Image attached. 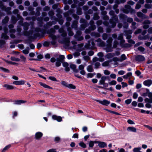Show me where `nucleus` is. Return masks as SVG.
Returning a JSON list of instances; mask_svg holds the SVG:
<instances>
[{
    "mask_svg": "<svg viewBox=\"0 0 152 152\" xmlns=\"http://www.w3.org/2000/svg\"><path fill=\"white\" fill-rule=\"evenodd\" d=\"M110 15L113 16L112 19L110 20V22L112 24V28L114 27L116 25V22L118 20L117 16L114 15V12L113 11H111L109 12Z\"/></svg>",
    "mask_w": 152,
    "mask_h": 152,
    "instance_id": "f257e3e1",
    "label": "nucleus"
},
{
    "mask_svg": "<svg viewBox=\"0 0 152 152\" xmlns=\"http://www.w3.org/2000/svg\"><path fill=\"white\" fill-rule=\"evenodd\" d=\"M112 39L110 37L108 38L107 41V45L105 48V49L107 52H109L112 51L111 43L112 42Z\"/></svg>",
    "mask_w": 152,
    "mask_h": 152,
    "instance_id": "f03ea898",
    "label": "nucleus"
},
{
    "mask_svg": "<svg viewBox=\"0 0 152 152\" xmlns=\"http://www.w3.org/2000/svg\"><path fill=\"white\" fill-rule=\"evenodd\" d=\"M118 39V40H120V45L123 47H129L130 46V45L128 44H124L125 41L123 38V34H121L119 35Z\"/></svg>",
    "mask_w": 152,
    "mask_h": 152,
    "instance_id": "7ed1b4c3",
    "label": "nucleus"
},
{
    "mask_svg": "<svg viewBox=\"0 0 152 152\" xmlns=\"http://www.w3.org/2000/svg\"><path fill=\"white\" fill-rule=\"evenodd\" d=\"M123 12L126 13H128L129 12L131 13H134L135 12V10L132 9L131 7L128 5H126L125 6V9L123 10Z\"/></svg>",
    "mask_w": 152,
    "mask_h": 152,
    "instance_id": "20e7f679",
    "label": "nucleus"
},
{
    "mask_svg": "<svg viewBox=\"0 0 152 152\" xmlns=\"http://www.w3.org/2000/svg\"><path fill=\"white\" fill-rule=\"evenodd\" d=\"M90 24L91 25V27L89 29H86L85 31V32L86 33H89L90 32L91 30H94L96 29V26L94 25V22L93 21H91L90 22Z\"/></svg>",
    "mask_w": 152,
    "mask_h": 152,
    "instance_id": "39448f33",
    "label": "nucleus"
},
{
    "mask_svg": "<svg viewBox=\"0 0 152 152\" xmlns=\"http://www.w3.org/2000/svg\"><path fill=\"white\" fill-rule=\"evenodd\" d=\"M96 101L101 104L106 106H107L110 103V102L109 101L106 99H104L102 101L99 100H96Z\"/></svg>",
    "mask_w": 152,
    "mask_h": 152,
    "instance_id": "423d86ee",
    "label": "nucleus"
},
{
    "mask_svg": "<svg viewBox=\"0 0 152 152\" xmlns=\"http://www.w3.org/2000/svg\"><path fill=\"white\" fill-rule=\"evenodd\" d=\"M94 143L98 144L99 146L101 148H103L107 146V144L103 142L95 141Z\"/></svg>",
    "mask_w": 152,
    "mask_h": 152,
    "instance_id": "0eeeda50",
    "label": "nucleus"
},
{
    "mask_svg": "<svg viewBox=\"0 0 152 152\" xmlns=\"http://www.w3.org/2000/svg\"><path fill=\"white\" fill-rule=\"evenodd\" d=\"M0 8L3 10H5L8 13H9V11L11 10V8L10 7H8L6 8V7L3 5L1 1H0Z\"/></svg>",
    "mask_w": 152,
    "mask_h": 152,
    "instance_id": "6e6552de",
    "label": "nucleus"
},
{
    "mask_svg": "<svg viewBox=\"0 0 152 152\" xmlns=\"http://www.w3.org/2000/svg\"><path fill=\"white\" fill-rule=\"evenodd\" d=\"M148 96L149 97V99L146 98L145 99V102H146L152 103V93H149Z\"/></svg>",
    "mask_w": 152,
    "mask_h": 152,
    "instance_id": "1a4fd4ad",
    "label": "nucleus"
},
{
    "mask_svg": "<svg viewBox=\"0 0 152 152\" xmlns=\"http://www.w3.org/2000/svg\"><path fill=\"white\" fill-rule=\"evenodd\" d=\"M96 42H97V45L100 47H103L104 46L105 43L102 41L100 39H97L95 41Z\"/></svg>",
    "mask_w": 152,
    "mask_h": 152,
    "instance_id": "9d476101",
    "label": "nucleus"
},
{
    "mask_svg": "<svg viewBox=\"0 0 152 152\" xmlns=\"http://www.w3.org/2000/svg\"><path fill=\"white\" fill-rule=\"evenodd\" d=\"M50 36L52 39V41L51 42V44L53 45H55L56 42L57 37L51 34H50Z\"/></svg>",
    "mask_w": 152,
    "mask_h": 152,
    "instance_id": "9b49d317",
    "label": "nucleus"
},
{
    "mask_svg": "<svg viewBox=\"0 0 152 152\" xmlns=\"http://www.w3.org/2000/svg\"><path fill=\"white\" fill-rule=\"evenodd\" d=\"M151 23V22L149 20H145L143 23L144 25L143 26V28L145 29H146L148 28V24Z\"/></svg>",
    "mask_w": 152,
    "mask_h": 152,
    "instance_id": "f8f14e48",
    "label": "nucleus"
},
{
    "mask_svg": "<svg viewBox=\"0 0 152 152\" xmlns=\"http://www.w3.org/2000/svg\"><path fill=\"white\" fill-rule=\"evenodd\" d=\"M25 81L24 80L15 81L13 82V83L15 85H20L24 84H25Z\"/></svg>",
    "mask_w": 152,
    "mask_h": 152,
    "instance_id": "ddd939ff",
    "label": "nucleus"
},
{
    "mask_svg": "<svg viewBox=\"0 0 152 152\" xmlns=\"http://www.w3.org/2000/svg\"><path fill=\"white\" fill-rule=\"evenodd\" d=\"M137 15L139 17L142 19H145L147 18V17L145 15L142 14L141 12H137Z\"/></svg>",
    "mask_w": 152,
    "mask_h": 152,
    "instance_id": "4468645a",
    "label": "nucleus"
},
{
    "mask_svg": "<svg viewBox=\"0 0 152 152\" xmlns=\"http://www.w3.org/2000/svg\"><path fill=\"white\" fill-rule=\"evenodd\" d=\"M106 78L107 77L105 76L102 77L100 80L99 81V84L101 85H104Z\"/></svg>",
    "mask_w": 152,
    "mask_h": 152,
    "instance_id": "2eb2a0df",
    "label": "nucleus"
},
{
    "mask_svg": "<svg viewBox=\"0 0 152 152\" xmlns=\"http://www.w3.org/2000/svg\"><path fill=\"white\" fill-rule=\"evenodd\" d=\"M4 33H3L2 34L1 37L4 39H7L9 37L7 36L6 34L8 32V30L7 28H5L4 29Z\"/></svg>",
    "mask_w": 152,
    "mask_h": 152,
    "instance_id": "dca6fc26",
    "label": "nucleus"
},
{
    "mask_svg": "<svg viewBox=\"0 0 152 152\" xmlns=\"http://www.w3.org/2000/svg\"><path fill=\"white\" fill-rule=\"evenodd\" d=\"M52 117L53 119L57 120L58 122H61L62 121V118L60 116L53 115Z\"/></svg>",
    "mask_w": 152,
    "mask_h": 152,
    "instance_id": "f3484780",
    "label": "nucleus"
},
{
    "mask_svg": "<svg viewBox=\"0 0 152 152\" xmlns=\"http://www.w3.org/2000/svg\"><path fill=\"white\" fill-rule=\"evenodd\" d=\"M59 31L60 33L61 34V35L63 37H65L66 36V33L64 31L62 28H60L59 30Z\"/></svg>",
    "mask_w": 152,
    "mask_h": 152,
    "instance_id": "a211bd4d",
    "label": "nucleus"
},
{
    "mask_svg": "<svg viewBox=\"0 0 152 152\" xmlns=\"http://www.w3.org/2000/svg\"><path fill=\"white\" fill-rule=\"evenodd\" d=\"M152 84V81L151 80H146L143 82V84L147 86H149Z\"/></svg>",
    "mask_w": 152,
    "mask_h": 152,
    "instance_id": "6ab92c4d",
    "label": "nucleus"
},
{
    "mask_svg": "<svg viewBox=\"0 0 152 152\" xmlns=\"http://www.w3.org/2000/svg\"><path fill=\"white\" fill-rule=\"evenodd\" d=\"M42 133L41 132H37L35 134V138L37 140H39L42 136Z\"/></svg>",
    "mask_w": 152,
    "mask_h": 152,
    "instance_id": "aec40b11",
    "label": "nucleus"
},
{
    "mask_svg": "<svg viewBox=\"0 0 152 152\" xmlns=\"http://www.w3.org/2000/svg\"><path fill=\"white\" fill-rule=\"evenodd\" d=\"M135 59L138 61H142L144 60L145 58L144 56H142L138 55L136 57Z\"/></svg>",
    "mask_w": 152,
    "mask_h": 152,
    "instance_id": "412c9836",
    "label": "nucleus"
},
{
    "mask_svg": "<svg viewBox=\"0 0 152 152\" xmlns=\"http://www.w3.org/2000/svg\"><path fill=\"white\" fill-rule=\"evenodd\" d=\"M127 130L129 132H137L136 129L133 127L129 126L128 127Z\"/></svg>",
    "mask_w": 152,
    "mask_h": 152,
    "instance_id": "4be33fe9",
    "label": "nucleus"
},
{
    "mask_svg": "<svg viewBox=\"0 0 152 152\" xmlns=\"http://www.w3.org/2000/svg\"><path fill=\"white\" fill-rule=\"evenodd\" d=\"M63 66L65 68V70L67 72H68L69 71V64L66 62H64L62 64Z\"/></svg>",
    "mask_w": 152,
    "mask_h": 152,
    "instance_id": "5701e85b",
    "label": "nucleus"
},
{
    "mask_svg": "<svg viewBox=\"0 0 152 152\" xmlns=\"http://www.w3.org/2000/svg\"><path fill=\"white\" fill-rule=\"evenodd\" d=\"M104 58H98L96 57H94L93 59L94 62H96L97 61H99L101 62L103 61H104Z\"/></svg>",
    "mask_w": 152,
    "mask_h": 152,
    "instance_id": "b1692460",
    "label": "nucleus"
},
{
    "mask_svg": "<svg viewBox=\"0 0 152 152\" xmlns=\"http://www.w3.org/2000/svg\"><path fill=\"white\" fill-rule=\"evenodd\" d=\"M115 55V54L114 53H108L106 55V57L108 59H109V58H112Z\"/></svg>",
    "mask_w": 152,
    "mask_h": 152,
    "instance_id": "393cba45",
    "label": "nucleus"
},
{
    "mask_svg": "<svg viewBox=\"0 0 152 152\" xmlns=\"http://www.w3.org/2000/svg\"><path fill=\"white\" fill-rule=\"evenodd\" d=\"M39 84L41 86H42L44 87L45 88H51L50 87V86L47 85L45 83H43L42 82H40L39 83Z\"/></svg>",
    "mask_w": 152,
    "mask_h": 152,
    "instance_id": "a878e982",
    "label": "nucleus"
},
{
    "mask_svg": "<svg viewBox=\"0 0 152 152\" xmlns=\"http://www.w3.org/2000/svg\"><path fill=\"white\" fill-rule=\"evenodd\" d=\"M26 102V101L23 100H17L15 102V104H20L22 103H24Z\"/></svg>",
    "mask_w": 152,
    "mask_h": 152,
    "instance_id": "bb28decb",
    "label": "nucleus"
},
{
    "mask_svg": "<svg viewBox=\"0 0 152 152\" xmlns=\"http://www.w3.org/2000/svg\"><path fill=\"white\" fill-rule=\"evenodd\" d=\"M4 87L9 89H12L14 88V87L13 86L7 84L4 85Z\"/></svg>",
    "mask_w": 152,
    "mask_h": 152,
    "instance_id": "cd10ccee",
    "label": "nucleus"
},
{
    "mask_svg": "<svg viewBox=\"0 0 152 152\" xmlns=\"http://www.w3.org/2000/svg\"><path fill=\"white\" fill-rule=\"evenodd\" d=\"M87 69L88 72H92L94 71L93 67L91 65L88 66L87 67Z\"/></svg>",
    "mask_w": 152,
    "mask_h": 152,
    "instance_id": "c85d7f7f",
    "label": "nucleus"
},
{
    "mask_svg": "<svg viewBox=\"0 0 152 152\" xmlns=\"http://www.w3.org/2000/svg\"><path fill=\"white\" fill-rule=\"evenodd\" d=\"M126 57L125 54H123L121 55V58L120 59V61H123L126 59Z\"/></svg>",
    "mask_w": 152,
    "mask_h": 152,
    "instance_id": "c756f323",
    "label": "nucleus"
},
{
    "mask_svg": "<svg viewBox=\"0 0 152 152\" xmlns=\"http://www.w3.org/2000/svg\"><path fill=\"white\" fill-rule=\"evenodd\" d=\"M115 4L113 6V8L114 9H115L118 7V5L119 4V1L118 0H116L115 1Z\"/></svg>",
    "mask_w": 152,
    "mask_h": 152,
    "instance_id": "7c9ffc66",
    "label": "nucleus"
},
{
    "mask_svg": "<svg viewBox=\"0 0 152 152\" xmlns=\"http://www.w3.org/2000/svg\"><path fill=\"white\" fill-rule=\"evenodd\" d=\"M66 87L69 88H71V89H75V86L73 85L72 84H68L66 86Z\"/></svg>",
    "mask_w": 152,
    "mask_h": 152,
    "instance_id": "2f4dec72",
    "label": "nucleus"
},
{
    "mask_svg": "<svg viewBox=\"0 0 152 152\" xmlns=\"http://www.w3.org/2000/svg\"><path fill=\"white\" fill-rule=\"evenodd\" d=\"M141 148L140 147L135 148L133 149V152H139L140 151Z\"/></svg>",
    "mask_w": 152,
    "mask_h": 152,
    "instance_id": "473e14b6",
    "label": "nucleus"
},
{
    "mask_svg": "<svg viewBox=\"0 0 152 152\" xmlns=\"http://www.w3.org/2000/svg\"><path fill=\"white\" fill-rule=\"evenodd\" d=\"M29 48H27L26 49L23 50V53L25 54H27L29 52Z\"/></svg>",
    "mask_w": 152,
    "mask_h": 152,
    "instance_id": "72a5a7b5",
    "label": "nucleus"
},
{
    "mask_svg": "<svg viewBox=\"0 0 152 152\" xmlns=\"http://www.w3.org/2000/svg\"><path fill=\"white\" fill-rule=\"evenodd\" d=\"M61 61H60L59 59H57L56 62V65L57 67H59L61 65Z\"/></svg>",
    "mask_w": 152,
    "mask_h": 152,
    "instance_id": "f704fd0d",
    "label": "nucleus"
},
{
    "mask_svg": "<svg viewBox=\"0 0 152 152\" xmlns=\"http://www.w3.org/2000/svg\"><path fill=\"white\" fill-rule=\"evenodd\" d=\"M0 69L4 72L7 73H9L10 72V71L8 69L3 67H0Z\"/></svg>",
    "mask_w": 152,
    "mask_h": 152,
    "instance_id": "c9c22d12",
    "label": "nucleus"
},
{
    "mask_svg": "<svg viewBox=\"0 0 152 152\" xmlns=\"http://www.w3.org/2000/svg\"><path fill=\"white\" fill-rule=\"evenodd\" d=\"M11 145H8L6 147H5L2 150V152H5L9 148H10Z\"/></svg>",
    "mask_w": 152,
    "mask_h": 152,
    "instance_id": "e433bc0d",
    "label": "nucleus"
},
{
    "mask_svg": "<svg viewBox=\"0 0 152 152\" xmlns=\"http://www.w3.org/2000/svg\"><path fill=\"white\" fill-rule=\"evenodd\" d=\"M11 59L12 61H20V59L18 58H16L14 57H12L11 58Z\"/></svg>",
    "mask_w": 152,
    "mask_h": 152,
    "instance_id": "4c0bfd02",
    "label": "nucleus"
},
{
    "mask_svg": "<svg viewBox=\"0 0 152 152\" xmlns=\"http://www.w3.org/2000/svg\"><path fill=\"white\" fill-rule=\"evenodd\" d=\"M17 17L18 18V20L20 19V24H22L23 21L22 18L20 16L19 14H18L17 15Z\"/></svg>",
    "mask_w": 152,
    "mask_h": 152,
    "instance_id": "58836bf2",
    "label": "nucleus"
},
{
    "mask_svg": "<svg viewBox=\"0 0 152 152\" xmlns=\"http://www.w3.org/2000/svg\"><path fill=\"white\" fill-rule=\"evenodd\" d=\"M20 58L22 61L25 62L26 60V58L22 55H21L20 56Z\"/></svg>",
    "mask_w": 152,
    "mask_h": 152,
    "instance_id": "ea45409f",
    "label": "nucleus"
},
{
    "mask_svg": "<svg viewBox=\"0 0 152 152\" xmlns=\"http://www.w3.org/2000/svg\"><path fill=\"white\" fill-rule=\"evenodd\" d=\"M79 145L81 147L83 148H86V145L83 142H81L79 143Z\"/></svg>",
    "mask_w": 152,
    "mask_h": 152,
    "instance_id": "a19ab883",
    "label": "nucleus"
},
{
    "mask_svg": "<svg viewBox=\"0 0 152 152\" xmlns=\"http://www.w3.org/2000/svg\"><path fill=\"white\" fill-rule=\"evenodd\" d=\"M67 30L69 31V35L70 36H72L73 35V33L71 31V28H69L67 29Z\"/></svg>",
    "mask_w": 152,
    "mask_h": 152,
    "instance_id": "79ce46f5",
    "label": "nucleus"
},
{
    "mask_svg": "<svg viewBox=\"0 0 152 152\" xmlns=\"http://www.w3.org/2000/svg\"><path fill=\"white\" fill-rule=\"evenodd\" d=\"M117 83L116 81L115 80H112L109 83V84L110 85H115Z\"/></svg>",
    "mask_w": 152,
    "mask_h": 152,
    "instance_id": "37998d69",
    "label": "nucleus"
},
{
    "mask_svg": "<svg viewBox=\"0 0 152 152\" xmlns=\"http://www.w3.org/2000/svg\"><path fill=\"white\" fill-rule=\"evenodd\" d=\"M132 101L131 99H128L125 101V103L126 104H130Z\"/></svg>",
    "mask_w": 152,
    "mask_h": 152,
    "instance_id": "c03bdc74",
    "label": "nucleus"
},
{
    "mask_svg": "<svg viewBox=\"0 0 152 152\" xmlns=\"http://www.w3.org/2000/svg\"><path fill=\"white\" fill-rule=\"evenodd\" d=\"M65 57L63 55H60L59 56V58H57V59H58L60 61H62L63 60L64 58Z\"/></svg>",
    "mask_w": 152,
    "mask_h": 152,
    "instance_id": "a18cd8bd",
    "label": "nucleus"
},
{
    "mask_svg": "<svg viewBox=\"0 0 152 152\" xmlns=\"http://www.w3.org/2000/svg\"><path fill=\"white\" fill-rule=\"evenodd\" d=\"M9 20V18L8 17H6L3 20L2 22L4 23H6Z\"/></svg>",
    "mask_w": 152,
    "mask_h": 152,
    "instance_id": "49530a36",
    "label": "nucleus"
},
{
    "mask_svg": "<svg viewBox=\"0 0 152 152\" xmlns=\"http://www.w3.org/2000/svg\"><path fill=\"white\" fill-rule=\"evenodd\" d=\"M104 74L106 75H108L110 74V71L107 70H105L104 71Z\"/></svg>",
    "mask_w": 152,
    "mask_h": 152,
    "instance_id": "de8ad7c7",
    "label": "nucleus"
},
{
    "mask_svg": "<svg viewBox=\"0 0 152 152\" xmlns=\"http://www.w3.org/2000/svg\"><path fill=\"white\" fill-rule=\"evenodd\" d=\"M77 21H75L74 22L72 25V28H76L77 27Z\"/></svg>",
    "mask_w": 152,
    "mask_h": 152,
    "instance_id": "09e8293b",
    "label": "nucleus"
},
{
    "mask_svg": "<svg viewBox=\"0 0 152 152\" xmlns=\"http://www.w3.org/2000/svg\"><path fill=\"white\" fill-rule=\"evenodd\" d=\"M84 67H85L84 65H83V64H81L79 66L78 68H79V69H80V70H82L84 69Z\"/></svg>",
    "mask_w": 152,
    "mask_h": 152,
    "instance_id": "8fccbe9b",
    "label": "nucleus"
},
{
    "mask_svg": "<svg viewBox=\"0 0 152 152\" xmlns=\"http://www.w3.org/2000/svg\"><path fill=\"white\" fill-rule=\"evenodd\" d=\"M83 58L85 61H88L89 60L90 58L88 56H86L83 57Z\"/></svg>",
    "mask_w": 152,
    "mask_h": 152,
    "instance_id": "3c124183",
    "label": "nucleus"
},
{
    "mask_svg": "<svg viewBox=\"0 0 152 152\" xmlns=\"http://www.w3.org/2000/svg\"><path fill=\"white\" fill-rule=\"evenodd\" d=\"M77 13L78 15H80L82 14L81 11V8H78L77 11Z\"/></svg>",
    "mask_w": 152,
    "mask_h": 152,
    "instance_id": "603ef678",
    "label": "nucleus"
},
{
    "mask_svg": "<svg viewBox=\"0 0 152 152\" xmlns=\"http://www.w3.org/2000/svg\"><path fill=\"white\" fill-rule=\"evenodd\" d=\"M107 34H104L102 35V39L104 40H106L107 38Z\"/></svg>",
    "mask_w": 152,
    "mask_h": 152,
    "instance_id": "864d4df0",
    "label": "nucleus"
},
{
    "mask_svg": "<svg viewBox=\"0 0 152 152\" xmlns=\"http://www.w3.org/2000/svg\"><path fill=\"white\" fill-rule=\"evenodd\" d=\"M49 78L52 80H53L55 81H57L56 79L54 77L50 76L49 77Z\"/></svg>",
    "mask_w": 152,
    "mask_h": 152,
    "instance_id": "5fc2aeb1",
    "label": "nucleus"
},
{
    "mask_svg": "<svg viewBox=\"0 0 152 152\" xmlns=\"http://www.w3.org/2000/svg\"><path fill=\"white\" fill-rule=\"evenodd\" d=\"M151 5H150L148 4H145V7L148 9H150L151 8Z\"/></svg>",
    "mask_w": 152,
    "mask_h": 152,
    "instance_id": "6e6d98bb",
    "label": "nucleus"
},
{
    "mask_svg": "<svg viewBox=\"0 0 152 152\" xmlns=\"http://www.w3.org/2000/svg\"><path fill=\"white\" fill-rule=\"evenodd\" d=\"M69 42V39L67 38H65L62 42L63 43H68Z\"/></svg>",
    "mask_w": 152,
    "mask_h": 152,
    "instance_id": "4d7b16f0",
    "label": "nucleus"
},
{
    "mask_svg": "<svg viewBox=\"0 0 152 152\" xmlns=\"http://www.w3.org/2000/svg\"><path fill=\"white\" fill-rule=\"evenodd\" d=\"M109 65V62L108 61H105L102 63V65L103 66H107Z\"/></svg>",
    "mask_w": 152,
    "mask_h": 152,
    "instance_id": "13d9d810",
    "label": "nucleus"
},
{
    "mask_svg": "<svg viewBox=\"0 0 152 152\" xmlns=\"http://www.w3.org/2000/svg\"><path fill=\"white\" fill-rule=\"evenodd\" d=\"M110 77L111 78L115 79L116 77V75L112 73L110 74Z\"/></svg>",
    "mask_w": 152,
    "mask_h": 152,
    "instance_id": "bf43d9fd",
    "label": "nucleus"
},
{
    "mask_svg": "<svg viewBox=\"0 0 152 152\" xmlns=\"http://www.w3.org/2000/svg\"><path fill=\"white\" fill-rule=\"evenodd\" d=\"M121 84L122 85V87L123 88H124V87H127L128 86V85L127 83L124 82H122Z\"/></svg>",
    "mask_w": 152,
    "mask_h": 152,
    "instance_id": "052dcab7",
    "label": "nucleus"
},
{
    "mask_svg": "<svg viewBox=\"0 0 152 152\" xmlns=\"http://www.w3.org/2000/svg\"><path fill=\"white\" fill-rule=\"evenodd\" d=\"M80 55V53L78 52H76L74 54V55L75 57H77Z\"/></svg>",
    "mask_w": 152,
    "mask_h": 152,
    "instance_id": "680f3d73",
    "label": "nucleus"
},
{
    "mask_svg": "<svg viewBox=\"0 0 152 152\" xmlns=\"http://www.w3.org/2000/svg\"><path fill=\"white\" fill-rule=\"evenodd\" d=\"M118 43L116 41H115L114 42L113 45V47L114 48H116L117 47Z\"/></svg>",
    "mask_w": 152,
    "mask_h": 152,
    "instance_id": "e2e57ef3",
    "label": "nucleus"
},
{
    "mask_svg": "<svg viewBox=\"0 0 152 152\" xmlns=\"http://www.w3.org/2000/svg\"><path fill=\"white\" fill-rule=\"evenodd\" d=\"M94 75L92 73H89L87 75V78H92L93 77Z\"/></svg>",
    "mask_w": 152,
    "mask_h": 152,
    "instance_id": "0e129e2a",
    "label": "nucleus"
},
{
    "mask_svg": "<svg viewBox=\"0 0 152 152\" xmlns=\"http://www.w3.org/2000/svg\"><path fill=\"white\" fill-rule=\"evenodd\" d=\"M56 149H51L48 151L46 152H56Z\"/></svg>",
    "mask_w": 152,
    "mask_h": 152,
    "instance_id": "69168bd1",
    "label": "nucleus"
},
{
    "mask_svg": "<svg viewBox=\"0 0 152 152\" xmlns=\"http://www.w3.org/2000/svg\"><path fill=\"white\" fill-rule=\"evenodd\" d=\"M12 22L14 23H15L17 21L15 17L14 16H12Z\"/></svg>",
    "mask_w": 152,
    "mask_h": 152,
    "instance_id": "338daca9",
    "label": "nucleus"
},
{
    "mask_svg": "<svg viewBox=\"0 0 152 152\" xmlns=\"http://www.w3.org/2000/svg\"><path fill=\"white\" fill-rule=\"evenodd\" d=\"M138 94L136 93H134L133 94V97L134 99H136L138 97Z\"/></svg>",
    "mask_w": 152,
    "mask_h": 152,
    "instance_id": "774afa93",
    "label": "nucleus"
}]
</instances>
